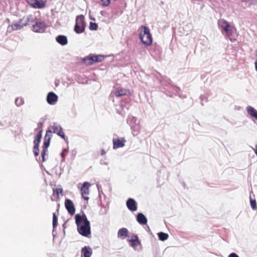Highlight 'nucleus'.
<instances>
[{"instance_id": "nucleus-32", "label": "nucleus", "mask_w": 257, "mask_h": 257, "mask_svg": "<svg viewBox=\"0 0 257 257\" xmlns=\"http://www.w3.org/2000/svg\"><path fill=\"white\" fill-rule=\"evenodd\" d=\"M105 153H106V152H105V150H104V149H102V150H101V155L102 156H103V155H105Z\"/></svg>"}, {"instance_id": "nucleus-5", "label": "nucleus", "mask_w": 257, "mask_h": 257, "mask_svg": "<svg viewBox=\"0 0 257 257\" xmlns=\"http://www.w3.org/2000/svg\"><path fill=\"white\" fill-rule=\"evenodd\" d=\"M85 28L84 17L82 15L78 16L75 20L74 31L77 34H80L85 31Z\"/></svg>"}, {"instance_id": "nucleus-13", "label": "nucleus", "mask_w": 257, "mask_h": 257, "mask_svg": "<svg viewBox=\"0 0 257 257\" xmlns=\"http://www.w3.org/2000/svg\"><path fill=\"white\" fill-rule=\"evenodd\" d=\"M126 206L131 211H135L137 209V203L134 199L129 198L126 201Z\"/></svg>"}, {"instance_id": "nucleus-20", "label": "nucleus", "mask_w": 257, "mask_h": 257, "mask_svg": "<svg viewBox=\"0 0 257 257\" xmlns=\"http://www.w3.org/2000/svg\"><path fill=\"white\" fill-rule=\"evenodd\" d=\"M247 111L248 113L252 117L257 119V111L252 106H248L247 107Z\"/></svg>"}, {"instance_id": "nucleus-18", "label": "nucleus", "mask_w": 257, "mask_h": 257, "mask_svg": "<svg viewBox=\"0 0 257 257\" xmlns=\"http://www.w3.org/2000/svg\"><path fill=\"white\" fill-rule=\"evenodd\" d=\"M92 254L91 249L87 246H85L82 249V255L83 257H90Z\"/></svg>"}, {"instance_id": "nucleus-15", "label": "nucleus", "mask_w": 257, "mask_h": 257, "mask_svg": "<svg viewBox=\"0 0 257 257\" xmlns=\"http://www.w3.org/2000/svg\"><path fill=\"white\" fill-rule=\"evenodd\" d=\"M137 221L141 224H146L147 223V219L146 216L142 213H139L137 217Z\"/></svg>"}, {"instance_id": "nucleus-24", "label": "nucleus", "mask_w": 257, "mask_h": 257, "mask_svg": "<svg viewBox=\"0 0 257 257\" xmlns=\"http://www.w3.org/2000/svg\"><path fill=\"white\" fill-rule=\"evenodd\" d=\"M63 189L62 188H56V189H53V195H56L57 196V198H59V194H62Z\"/></svg>"}, {"instance_id": "nucleus-33", "label": "nucleus", "mask_w": 257, "mask_h": 257, "mask_svg": "<svg viewBox=\"0 0 257 257\" xmlns=\"http://www.w3.org/2000/svg\"><path fill=\"white\" fill-rule=\"evenodd\" d=\"M255 69L257 71V59H256V61L255 62Z\"/></svg>"}, {"instance_id": "nucleus-30", "label": "nucleus", "mask_w": 257, "mask_h": 257, "mask_svg": "<svg viewBox=\"0 0 257 257\" xmlns=\"http://www.w3.org/2000/svg\"><path fill=\"white\" fill-rule=\"evenodd\" d=\"M58 136H60L62 138L65 139V136L64 132L61 128V130L59 131V132L57 134Z\"/></svg>"}, {"instance_id": "nucleus-26", "label": "nucleus", "mask_w": 257, "mask_h": 257, "mask_svg": "<svg viewBox=\"0 0 257 257\" xmlns=\"http://www.w3.org/2000/svg\"><path fill=\"white\" fill-rule=\"evenodd\" d=\"M24 102V101L22 98H17L15 100V103L18 106L22 105Z\"/></svg>"}, {"instance_id": "nucleus-29", "label": "nucleus", "mask_w": 257, "mask_h": 257, "mask_svg": "<svg viewBox=\"0 0 257 257\" xmlns=\"http://www.w3.org/2000/svg\"><path fill=\"white\" fill-rule=\"evenodd\" d=\"M250 205L253 209H256L257 207L255 200L250 199Z\"/></svg>"}, {"instance_id": "nucleus-2", "label": "nucleus", "mask_w": 257, "mask_h": 257, "mask_svg": "<svg viewBox=\"0 0 257 257\" xmlns=\"http://www.w3.org/2000/svg\"><path fill=\"white\" fill-rule=\"evenodd\" d=\"M62 127L56 124H54L51 126V130L46 131V135L44 137V143L43 146V150L42 151L41 156L42 158V162L45 161V156L48 151L47 149L50 145V141L52 137V133L57 134Z\"/></svg>"}, {"instance_id": "nucleus-21", "label": "nucleus", "mask_w": 257, "mask_h": 257, "mask_svg": "<svg viewBox=\"0 0 257 257\" xmlns=\"http://www.w3.org/2000/svg\"><path fill=\"white\" fill-rule=\"evenodd\" d=\"M130 242H131V245L133 246H136L140 243L138 237L136 234L132 235L131 239L130 240Z\"/></svg>"}, {"instance_id": "nucleus-31", "label": "nucleus", "mask_w": 257, "mask_h": 257, "mask_svg": "<svg viewBox=\"0 0 257 257\" xmlns=\"http://www.w3.org/2000/svg\"><path fill=\"white\" fill-rule=\"evenodd\" d=\"M228 257H239L236 253H231L229 254Z\"/></svg>"}, {"instance_id": "nucleus-23", "label": "nucleus", "mask_w": 257, "mask_h": 257, "mask_svg": "<svg viewBox=\"0 0 257 257\" xmlns=\"http://www.w3.org/2000/svg\"><path fill=\"white\" fill-rule=\"evenodd\" d=\"M99 4L102 7H107L110 4V0H100Z\"/></svg>"}, {"instance_id": "nucleus-6", "label": "nucleus", "mask_w": 257, "mask_h": 257, "mask_svg": "<svg viewBox=\"0 0 257 257\" xmlns=\"http://www.w3.org/2000/svg\"><path fill=\"white\" fill-rule=\"evenodd\" d=\"M104 59L102 55H90L83 59V62L86 65H91L94 63L100 62Z\"/></svg>"}, {"instance_id": "nucleus-25", "label": "nucleus", "mask_w": 257, "mask_h": 257, "mask_svg": "<svg viewBox=\"0 0 257 257\" xmlns=\"http://www.w3.org/2000/svg\"><path fill=\"white\" fill-rule=\"evenodd\" d=\"M58 225L57 217L55 213L53 214V227L54 228H56Z\"/></svg>"}, {"instance_id": "nucleus-19", "label": "nucleus", "mask_w": 257, "mask_h": 257, "mask_svg": "<svg viewBox=\"0 0 257 257\" xmlns=\"http://www.w3.org/2000/svg\"><path fill=\"white\" fill-rule=\"evenodd\" d=\"M56 41L62 45H65L67 44V37L63 35H59L56 37Z\"/></svg>"}, {"instance_id": "nucleus-3", "label": "nucleus", "mask_w": 257, "mask_h": 257, "mask_svg": "<svg viewBox=\"0 0 257 257\" xmlns=\"http://www.w3.org/2000/svg\"><path fill=\"white\" fill-rule=\"evenodd\" d=\"M139 30L140 31V38L142 42L146 46H150L152 43L153 39L149 28L142 26Z\"/></svg>"}, {"instance_id": "nucleus-11", "label": "nucleus", "mask_w": 257, "mask_h": 257, "mask_svg": "<svg viewBox=\"0 0 257 257\" xmlns=\"http://www.w3.org/2000/svg\"><path fill=\"white\" fill-rule=\"evenodd\" d=\"M113 149H117L119 148H122L124 146L126 142L124 138L113 139Z\"/></svg>"}, {"instance_id": "nucleus-14", "label": "nucleus", "mask_w": 257, "mask_h": 257, "mask_svg": "<svg viewBox=\"0 0 257 257\" xmlns=\"http://www.w3.org/2000/svg\"><path fill=\"white\" fill-rule=\"evenodd\" d=\"M58 100V96L54 93L49 92L47 95V101L50 104H54Z\"/></svg>"}, {"instance_id": "nucleus-1", "label": "nucleus", "mask_w": 257, "mask_h": 257, "mask_svg": "<svg viewBox=\"0 0 257 257\" xmlns=\"http://www.w3.org/2000/svg\"><path fill=\"white\" fill-rule=\"evenodd\" d=\"M75 218L78 232L84 236L88 237L91 234L90 225L86 215L77 214Z\"/></svg>"}, {"instance_id": "nucleus-4", "label": "nucleus", "mask_w": 257, "mask_h": 257, "mask_svg": "<svg viewBox=\"0 0 257 257\" xmlns=\"http://www.w3.org/2000/svg\"><path fill=\"white\" fill-rule=\"evenodd\" d=\"M219 28L223 29L225 32V36L231 42L235 40L232 38L233 28L230 25L229 23L224 19H219L217 22Z\"/></svg>"}, {"instance_id": "nucleus-22", "label": "nucleus", "mask_w": 257, "mask_h": 257, "mask_svg": "<svg viewBox=\"0 0 257 257\" xmlns=\"http://www.w3.org/2000/svg\"><path fill=\"white\" fill-rule=\"evenodd\" d=\"M159 238L161 241H165L167 240L169 237V235L167 233L160 232L158 233Z\"/></svg>"}, {"instance_id": "nucleus-9", "label": "nucleus", "mask_w": 257, "mask_h": 257, "mask_svg": "<svg viewBox=\"0 0 257 257\" xmlns=\"http://www.w3.org/2000/svg\"><path fill=\"white\" fill-rule=\"evenodd\" d=\"M43 123L42 122H39L38 123V127L35 129V131H38V133L35 137V138L34 141V145H39V143L40 142V141L42 138V133L43 132Z\"/></svg>"}, {"instance_id": "nucleus-34", "label": "nucleus", "mask_w": 257, "mask_h": 257, "mask_svg": "<svg viewBox=\"0 0 257 257\" xmlns=\"http://www.w3.org/2000/svg\"><path fill=\"white\" fill-rule=\"evenodd\" d=\"M14 26L16 27V29H18L17 27L19 26V25H15Z\"/></svg>"}, {"instance_id": "nucleus-10", "label": "nucleus", "mask_w": 257, "mask_h": 257, "mask_svg": "<svg viewBox=\"0 0 257 257\" xmlns=\"http://www.w3.org/2000/svg\"><path fill=\"white\" fill-rule=\"evenodd\" d=\"M65 206L68 213L71 215L74 214L75 208L73 202L69 199H66L65 200Z\"/></svg>"}, {"instance_id": "nucleus-28", "label": "nucleus", "mask_w": 257, "mask_h": 257, "mask_svg": "<svg viewBox=\"0 0 257 257\" xmlns=\"http://www.w3.org/2000/svg\"><path fill=\"white\" fill-rule=\"evenodd\" d=\"M98 28V25L96 23L90 22L89 25V29L91 30H96Z\"/></svg>"}, {"instance_id": "nucleus-8", "label": "nucleus", "mask_w": 257, "mask_h": 257, "mask_svg": "<svg viewBox=\"0 0 257 257\" xmlns=\"http://www.w3.org/2000/svg\"><path fill=\"white\" fill-rule=\"evenodd\" d=\"M28 3L35 9H43L46 6V0H28Z\"/></svg>"}, {"instance_id": "nucleus-7", "label": "nucleus", "mask_w": 257, "mask_h": 257, "mask_svg": "<svg viewBox=\"0 0 257 257\" xmlns=\"http://www.w3.org/2000/svg\"><path fill=\"white\" fill-rule=\"evenodd\" d=\"M90 187V184L88 182H85L82 184L80 192L82 198L85 200H88L89 199L88 195L89 194V188Z\"/></svg>"}, {"instance_id": "nucleus-12", "label": "nucleus", "mask_w": 257, "mask_h": 257, "mask_svg": "<svg viewBox=\"0 0 257 257\" xmlns=\"http://www.w3.org/2000/svg\"><path fill=\"white\" fill-rule=\"evenodd\" d=\"M128 93H130L129 90L121 87L115 88L113 92V95L117 97L126 95Z\"/></svg>"}, {"instance_id": "nucleus-16", "label": "nucleus", "mask_w": 257, "mask_h": 257, "mask_svg": "<svg viewBox=\"0 0 257 257\" xmlns=\"http://www.w3.org/2000/svg\"><path fill=\"white\" fill-rule=\"evenodd\" d=\"M44 24L42 23H36L33 27L34 31L36 32H42L44 31Z\"/></svg>"}, {"instance_id": "nucleus-17", "label": "nucleus", "mask_w": 257, "mask_h": 257, "mask_svg": "<svg viewBox=\"0 0 257 257\" xmlns=\"http://www.w3.org/2000/svg\"><path fill=\"white\" fill-rule=\"evenodd\" d=\"M118 237L121 239H124L128 235V230L125 228H122L118 231Z\"/></svg>"}, {"instance_id": "nucleus-27", "label": "nucleus", "mask_w": 257, "mask_h": 257, "mask_svg": "<svg viewBox=\"0 0 257 257\" xmlns=\"http://www.w3.org/2000/svg\"><path fill=\"white\" fill-rule=\"evenodd\" d=\"M33 152L36 157L38 156L39 154V145H34L33 148Z\"/></svg>"}]
</instances>
